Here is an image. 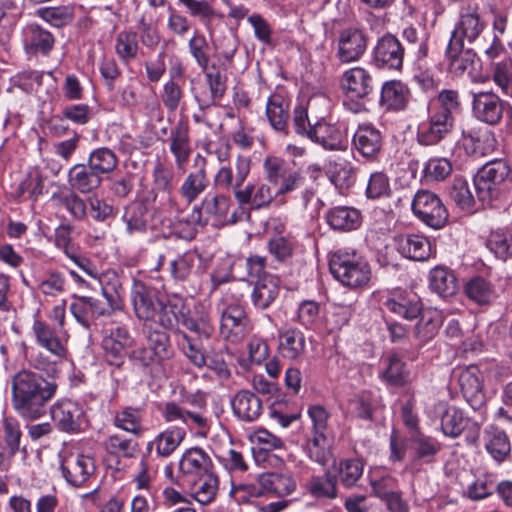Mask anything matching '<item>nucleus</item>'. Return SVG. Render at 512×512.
<instances>
[{
  "instance_id": "f257e3e1",
  "label": "nucleus",
  "mask_w": 512,
  "mask_h": 512,
  "mask_svg": "<svg viewBox=\"0 0 512 512\" xmlns=\"http://www.w3.org/2000/svg\"><path fill=\"white\" fill-rule=\"evenodd\" d=\"M130 299L137 319L143 324L146 344L131 351L129 359L154 377L166 376V368L174 351L169 335L156 329L176 330L179 300H164L159 291L140 280H134Z\"/></svg>"
},
{
  "instance_id": "f03ea898",
  "label": "nucleus",
  "mask_w": 512,
  "mask_h": 512,
  "mask_svg": "<svg viewBox=\"0 0 512 512\" xmlns=\"http://www.w3.org/2000/svg\"><path fill=\"white\" fill-rule=\"evenodd\" d=\"M262 167L267 183H248L241 191H236L240 205H250L252 209L266 208L271 204L285 205L287 196L305 182L303 172L290 167L281 157L266 156Z\"/></svg>"
},
{
  "instance_id": "7ed1b4c3",
  "label": "nucleus",
  "mask_w": 512,
  "mask_h": 512,
  "mask_svg": "<svg viewBox=\"0 0 512 512\" xmlns=\"http://www.w3.org/2000/svg\"><path fill=\"white\" fill-rule=\"evenodd\" d=\"M57 391V384L41 374L21 370L11 380V403L25 419H38L46 412L47 404Z\"/></svg>"
},
{
  "instance_id": "20e7f679",
  "label": "nucleus",
  "mask_w": 512,
  "mask_h": 512,
  "mask_svg": "<svg viewBox=\"0 0 512 512\" xmlns=\"http://www.w3.org/2000/svg\"><path fill=\"white\" fill-rule=\"evenodd\" d=\"M161 416L167 423L181 422L190 431L206 436L210 428L206 394L201 391L186 395L180 402H166Z\"/></svg>"
},
{
  "instance_id": "39448f33",
  "label": "nucleus",
  "mask_w": 512,
  "mask_h": 512,
  "mask_svg": "<svg viewBox=\"0 0 512 512\" xmlns=\"http://www.w3.org/2000/svg\"><path fill=\"white\" fill-rule=\"evenodd\" d=\"M426 413L430 418L441 420L440 428L445 436L457 438L467 428L468 442L471 444L478 442L480 428L485 421L482 412L479 419H471L466 417L462 410L449 407L444 401H437L426 407Z\"/></svg>"
},
{
  "instance_id": "423d86ee",
  "label": "nucleus",
  "mask_w": 512,
  "mask_h": 512,
  "mask_svg": "<svg viewBox=\"0 0 512 512\" xmlns=\"http://www.w3.org/2000/svg\"><path fill=\"white\" fill-rule=\"evenodd\" d=\"M307 415L311 427L304 445L305 453L310 460L325 466L331 458L328 426L330 413L324 406L312 404L307 408Z\"/></svg>"
},
{
  "instance_id": "0eeeda50",
  "label": "nucleus",
  "mask_w": 512,
  "mask_h": 512,
  "mask_svg": "<svg viewBox=\"0 0 512 512\" xmlns=\"http://www.w3.org/2000/svg\"><path fill=\"white\" fill-rule=\"evenodd\" d=\"M329 268L333 277L343 286L362 288L371 280L368 262L355 251L340 249L331 255Z\"/></svg>"
},
{
  "instance_id": "6e6552de",
  "label": "nucleus",
  "mask_w": 512,
  "mask_h": 512,
  "mask_svg": "<svg viewBox=\"0 0 512 512\" xmlns=\"http://www.w3.org/2000/svg\"><path fill=\"white\" fill-rule=\"evenodd\" d=\"M230 202V198L223 194L206 196L200 204L193 206L186 219L187 228L181 237L187 239L193 238L196 232V226L203 227L208 223L220 225L227 222H237L238 219L235 214H232L231 219H227Z\"/></svg>"
},
{
  "instance_id": "1a4fd4ad",
  "label": "nucleus",
  "mask_w": 512,
  "mask_h": 512,
  "mask_svg": "<svg viewBox=\"0 0 512 512\" xmlns=\"http://www.w3.org/2000/svg\"><path fill=\"white\" fill-rule=\"evenodd\" d=\"M510 174L505 160L496 159L483 165L474 177L477 197L484 205L500 197L502 185Z\"/></svg>"
},
{
  "instance_id": "9d476101",
  "label": "nucleus",
  "mask_w": 512,
  "mask_h": 512,
  "mask_svg": "<svg viewBox=\"0 0 512 512\" xmlns=\"http://www.w3.org/2000/svg\"><path fill=\"white\" fill-rule=\"evenodd\" d=\"M374 296L384 312L399 318L412 321L418 318L422 312L421 300L411 290L398 287L379 291Z\"/></svg>"
},
{
  "instance_id": "9b49d317",
  "label": "nucleus",
  "mask_w": 512,
  "mask_h": 512,
  "mask_svg": "<svg viewBox=\"0 0 512 512\" xmlns=\"http://www.w3.org/2000/svg\"><path fill=\"white\" fill-rule=\"evenodd\" d=\"M220 312V334L223 338L232 343H238L250 331L249 319L244 306L238 299L229 301L223 299Z\"/></svg>"
},
{
  "instance_id": "f8f14e48",
  "label": "nucleus",
  "mask_w": 512,
  "mask_h": 512,
  "mask_svg": "<svg viewBox=\"0 0 512 512\" xmlns=\"http://www.w3.org/2000/svg\"><path fill=\"white\" fill-rule=\"evenodd\" d=\"M411 208L420 221L433 229L442 228L448 220L442 200L429 190H419L413 197Z\"/></svg>"
},
{
  "instance_id": "ddd939ff",
  "label": "nucleus",
  "mask_w": 512,
  "mask_h": 512,
  "mask_svg": "<svg viewBox=\"0 0 512 512\" xmlns=\"http://www.w3.org/2000/svg\"><path fill=\"white\" fill-rule=\"evenodd\" d=\"M485 27L486 24L481 19L476 7L463 8L449 42L463 46L465 43L474 44L479 49V45H487L486 41L482 39Z\"/></svg>"
},
{
  "instance_id": "4468645a",
  "label": "nucleus",
  "mask_w": 512,
  "mask_h": 512,
  "mask_svg": "<svg viewBox=\"0 0 512 512\" xmlns=\"http://www.w3.org/2000/svg\"><path fill=\"white\" fill-rule=\"evenodd\" d=\"M59 457L62 475L70 485L81 486L95 471L94 459L77 450L64 449Z\"/></svg>"
},
{
  "instance_id": "2eb2a0df",
  "label": "nucleus",
  "mask_w": 512,
  "mask_h": 512,
  "mask_svg": "<svg viewBox=\"0 0 512 512\" xmlns=\"http://www.w3.org/2000/svg\"><path fill=\"white\" fill-rule=\"evenodd\" d=\"M368 42V35L363 29L346 27L337 37L336 56L341 63L356 62L365 54Z\"/></svg>"
},
{
  "instance_id": "dca6fc26",
  "label": "nucleus",
  "mask_w": 512,
  "mask_h": 512,
  "mask_svg": "<svg viewBox=\"0 0 512 512\" xmlns=\"http://www.w3.org/2000/svg\"><path fill=\"white\" fill-rule=\"evenodd\" d=\"M135 343L128 327L119 325L104 330L101 341V347L107 361L113 365L119 366L123 363L127 350Z\"/></svg>"
},
{
  "instance_id": "f3484780",
  "label": "nucleus",
  "mask_w": 512,
  "mask_h": 512,
  "mask_svg": "<svg viewBox=\"0 0 512 512\" xmlns=\"http://www.w3.org/2000/svg\"><path fill=\"white\" fill-rule=\"evenodd\" d=\"M152 177L154 187L161 191V194L156 195L154 198L155 202H158L155 208L170 215H178L183 212L184 209L175 196L171 194L173 187V171L162 163H157L153 168Z\"/></svg>"
},
{
  "instance_id": "a211bd4d",
  "label": "nucleus",
  "mask_w": 512,
  "mask_h": 512,
  "mask_svg": "<svg viewBox=\"0 0 512 512\" xmlns=\"http://www.w3.org/2000/svg\"><path fill=\"white\" fill-rule=\"evenodd\" d=\"M251 170V161L248 157L238 155L233 166L222 165L214 175V186L223 191H233L236 198V191H241V187L246 181Z\"/></svg>"
},
{
  "instance_id": "6ab92c4d",
  "label": "nucleus",
  "mask_w": 512,
  "mask_h": 512,
  "mask_svg": "<svg viewBox=\"0 0 512 512\" xmlns=\"http://www.w3.org/2000/svg\"><path fill=\"white\" fill-rule=\"evenodd\" d=\"M186 430L185 426L172 425L166 427L146 443L145 451L157 460L169 458L185 440Z\"/></svg>"
},
{
  "instance_id": "aec40b11",
  "label": "nucleus",
  "mask_w": 512,
  "mask_h": 512,
  "mask_svg": "<svg viewBox=\"0 0 512 512\" xmlns=\"http://www.w3.org/2000/svg\"><path fill=\"white\" fill-rule=\"evenodd\" d=\"M403 59L404 48L394 35L386 34L378 39L372 51L375 66L387 70H400Z\"/></svg>"
},
{
  "instance_id": "412c9836",
  "label": "nucleus",
  "mask_w": 512,
  "mask_h": 512,
  "mask_svg": "<svg viewBox=\"0 0 512 512\" xmlns=\"http://www.w3.org/2000/svg\"><path fill=\"white\" fill-rule=\"evenodd\" d=\"M454 123L427 110V118L417 125L416 139L421 146L439 144L453 129Z\"/></svg>"
},
{
  "instance_id": "4be33fe9",
  "label": "nucleus",
  "mask_w": 512,
  "mask_h": 512,
  "mask_svg": "<svg viewBox=\"0 0 512 512\" xmlns=\"http://www.w3.org/2000/svg\"><path fill=\"white\" fill-rule=\"evenodd\" d=\"M51 417L59 430L67 433L79 432L85 423L82 406L71 400H60L50 409Z\"/></svg>"
},
{
  "instance_id": "5701e85b",
  "label": "nucleus",
  "mask_w": 512,
  "mask_h": 512,
  "mask_svg": "<svg viewBox=\"0 0 512 512\" xmlns=\"http://www.w3.org/2000/svg\"><path fill=\"white\" fill-rule=\"evenodd\" d=\"M164 300H179L181 302V311L178 313V324L181 323L185 328L195 332L201 337L209 338L213 331L211 316L208 306L205 303H198L194 306L192 314L185 311V305L181 298H166Z\"/></svg>"
},
{
  "instance_id": "b1692460",
  "label": "nucleus",
  "mask_w": 512,
  "mask_h": 512,
  "mask_svg": "<svg viewBox=\"0 0 512 512\" xmlns=\"http://www.w3.org/2000/svg\"><path fill=\"white\" fill-rule=\"evenodd\" d=\"M352 146L363 158L375 160L383 146L382 133L371 123L360 124L353 134Z\"/></svg>"
},
{
  "instance_id": "393cba45",
  "label": "nucleus",
  "mask_w": 512,
  "mask_h": 512,
  "mask_svg": "<svg viewBox=\"0 0 512 512\" xmlns=\"http://www.w3.org/2000/svg\"><path fill=\"white\" fill-rule=\"evenodd\" d=\"M340 86L347 98L362 100L373 90V78L368 70L356 66L343 72Z\"/></svg>"
},
{
  "instance_id": "a878e982",
  "label": "nucleus",
  "mask_w": 512,
  "mask_h": 512,
  "mask_svg": "<svg viewBox=\"0 0 512 512\" xmlns=\"http://www.w3.org/2000/svg\"><path fill=\"white\" fill-rule=\"evenodd\" d=\"M308 138L329 151L345 150L348 144L345 128L325 121L316 122Z\"/></svg>"
},
{
  "instance_id": "bb28decb",
  "label": "nucleus",
  "mask_w": 512,
  "mask_h": 512,
  "mask_svg": "<svg viewBox=\"0 0 512 512\" xmlns=\"http://www.w3.org/2000/svg\"><path fill=\"white\" fill-rule=\"evenodd\" d=\"M409 449L411 461L407 469L415 473L420 470L422 463L429 464L434 461L440 451V444L435 438L415 431L409 439Z\"/></svg>"
},
{
  "instance_id": "cd10ccee",
  "label": "nucleus",
  "mask_w": 512,
  "mask_h": 512,
  "mask_svg": "<svg viewBox=\"0 0 512 512\" xmlns=\"http://www.w3.org/2000/svg\"><path fill=\"white\" fill-rule=\"evenodd\" d=\"M472 108L478 120L495 125L503 116L504 103L493 92H478L473 94Z\"/></svg>"
},
{
  "instance_id": "c85d7f7f",
  "label": "nucleus",
  "mask_w": 512,
  "mask_h": 512,
  "mask_svg": "<svg viewBox=\"0 0 512 512\" xmlns=\"http://www.w3.org/2000/svg\"><path fill=\"white\" fill-rule=\"evenodd\" d=\"M31 331L40 347L58 358H63L66 355V348L61 336L62 329L51 327L47 322L35 318Z\"/></svg>"
},
{
  "instance_id": "c756f323",
  "label": "nucleus",
  "mask_w": 512,
  "mask_h": 512,
  "mask_svg": "<svg viewBox=\"0 0 512 512\" xmlns=\"http://www.w3.org/2000/svg\"><path fill=\"white\" fill-rule=\"evenodd\" d=\"M449 71L455 76H473L478 58L473 49H465L462 44L449 42L445 53Z\"/></svg>"
},
{
  "instance_id": "7c9ffc66",
  "label": "nucleus",
  "mask_w": 512,
  "mask_h": 512,
  "mask_svg": "<svg viewBox=\"0 0 512 512\" xmlns=\"http://www.w3.org/2000/svg\"><path fill=\"white\" fill-rule=\"evenodd\" d=\"M459 385L463 397L474 410H482L485 405V394L481 373L477 367L470 366L459 374Z\"/></svg>"
},
{
  "instance_id": "2f4dec72",
  "label": "nucleus",
  "mask_w": 512,
  "mask_h": 512,
  "mask_svg": "<svg viewBox=\"0 0 512 512\" xmlns=\"http://www.w3.org/2000/svg\"><path fill=\"white\" fill-rule=\"evenodd\" d=\"M213 463L210 456L199 447L187 449L179 460L180 473L189 480H195L212 472Z\"/></svg>"
},
{
  "instance_id": "473e14b6",
  "label": "nucleus",
  "mask_w": 512,
  "mask_h": 512,
  "mask_svg": "<svg viewBox=\"0 0 512 512\" xmlns=\"http://www.w3.org/2000/svg\"><path fill=\"white\" fill-rule=\"evenodd\" d=\"M22 42L28 55H47L52 50L55 39L50 31L37 24H29L22 30Z\"/></svg>"
},
{
  "instance_id": "72a5a7b5",
  "label": "nucleus",
  "mask_w": 512,
  "mask_h": 512,
  "mask_svg": "<svg viewBox=\"0 0 512 512\" xmlns=\"http://www.w3.org/2000/svg\"><path fill=\"white\" fill-rule=\"evenodd\" d=\"M210 181L206 171V160L201 158V164L189 172L179 187V195L190 205L195 202L209 187Z\"/></svg>"
},
{
  "instance_id": "f704fd0d",
  "label": "nucleus",
  "mask_w": 512,
  "mask_h": 512,
  "mask_svg": "<svg viewBox=\"0 0 512 512\" xmlns=\"http://www.w3.org/2000/svg\"><path fill=\"white\" fill-rule=\"evenodd\" d=\"M70 311L77 322L89 328L93 319L109 316V309L105 304L93 297H75L70 305Z\"/></svg>"
},
{
  "instance_id": "c9c22d12",
  "label": "nucleus",
  "mask_w": 512,
  "mask_h": 512,
  "mask_svg": "<svg viewBox=\"0 0 512 512\" xmlns=\"http://www.w3.org/2000/svg\"><path fill=\"white\" fill-rule=\"evenodd\" d=\"M397 248L404 257L415 261H426L433 253L430 240L419 234H405L398 237Z\"/></svg>"
},
{
  "instance_id": "e433bc0d",
  "label": "nucleus",
  "mask_w": 512,
  "mask_h": 512,
  "mask_svg": "<svg viewBox=\"0 0 512 512\" xmlns=\"http://www.w3.org/2000/svg\"><path fill=\"white\" fill-rule=\"evenodd\" d=\"M327 224L336 231L348 232L358 229L362 223L361 212L352 206H335L326 213Z\"/></svg>"
},
{
  "instance_id": "4c0bfd02",
  "label": "nucleus",
  "mask_w": 512,
  "mask_h": 512,
  "mask_svg": "<svg viewBox=\"0 0 512 512\" xmlns=\"http://www.w3.org/2000/svg\"><path fill=\"white\" fill-rule=\"evenodd\" d=\"M68 184L72 191L81 194H89L98 189L102 183V177L94 172L86 164H75L68 171Z\"/></svg>"
},
{
  "instance_id": "58836bf2",
  "label": "nucleus",
  "mask_w": 512,
  "mask_h": 512,
  "mask_svg": "<svg viewBox=\"0 0 512 512\" xmlns=\"http://www.w3.org/2000/svg\"><path fill=\"white\" fill-rule=\"evenodd\" d=\"M169 149L175 158L178 168H183L189 161L192 153V145L189 136L188 126L178 123L171 129L169 136Z\"/></svg>"
},
{
  "instance_id": "ea45409f",
  "label": "nucleus",
  "mask_w": 512,
  "mask_h": 512,
  "mask_svg": "<svg viewBox=\"0 0 512 512\" xmlns=\"http://www.w3.org/2000/svg\"><path fill=\"white\" fill-rule=\"evenodd\" d=\"M409 98L408 87L400 80L386 81L381 88L380 105L389 111L405 109Z\"/></svg>"
},
{
  "instance_id": "a19ab883",
  "label": "nucleus",
  "mask_w": 512,
  "mask_h": 512,
  "mask_svg": "<svg viewBox=\"0 0 512 512\" xmlns=\"http://www.w3.org/2000/svg\"><path fill=\"white\" fill-rule=\"evenodd\" d=\"M279 279L275 275H263L256 281L251 292V302L256 309H267L278 297Z\"/></svg>"
},
{
  "instance_id": "79ce46f5",
  "label": "nucleus",
  "mask_w": 512,
  "mask_h": 512,
  "mask_svg": "<svg viewBox=\"0 0 512 512\" xmlns=\"http://www.w3.org/2000/svg\"><path fill=\"white\" fill-rule=\"evenodd\" d=\"M159 472L157 459L146 451L141 455L131 483L137 490L150 492Z\"/></svg>"
},
{
  "instance_id": "37998d69",
  "label": "nucleus",
  "mask_w": 512,
  "mask_h": 512,
  "mask_svg": "<svg viewBox=\"0 0 512 512\" xmlns=\"http://www.w3.org/2000/svg\"><path fill=\"white\" fill-rule=\"evenodd\" d=\"M233 413L242 421L252 422L262 413V402L252 392L241 390L231 401Z\"/></svg>"
},
{
  "instance_id": "c03bdc74",
  "label": "nucleus",
  "mask_w": 512,
  "mask_h": 512,
  "mask_svg": "<svg viewBox=\"0 0 512 512\" xmlns=\"http://www.w3.org/2000/svg\"><path fill=\"white\" fill-rule=\"evenodd\" d=\"M289 100L280 93L272 94L266 103V116L273 130L287 133Z\"/></svg>"
},
{
  "instance_id": "a18cd8bd",
  "label": "nucleus",
  "mask_w": 512,
  "mask_h": 512,
  "mask_svg": "<svg viewBox=\"0 0 512 512\" xmlns=\"http://www.w3.org/2000/svg\"><path fill=\"white\" fill-rule=\"evenodd\" d=\"M278 351L280 355L289 360L299 359L306 347L304 334L296 329L289 328L279 332Z\"/></svg>"
},
{
  "instance_id": "49530a36",
  "label": "nucleus",
  "mask_w": 512,
  "mask_h": 512,
  "mask_svg": "<svg viewBox=\"0 0 512 512\" xmlns=\"http://www.w3.org/2000/svg\"><path fill=\"white\" fill-rule=\"evenodd\" d=\"M484 442L487 452L497 462H503L510 454L511 445L507 434L493 425L484 431Z\"/></svg>"
},
{
  "instance_id": "de8ad7c7",
  "label": "nucleus",
  "mask_w": 512,
  "mask_h": 512,
  "mask_svg": "<svg viewBox=\"0 0 512 512\" xmlns=\"http://www.w3.org/2000/svg\"><path fill=\"white\" fill-rule=\"evenodd\" d=\"M460 106L458 92L452 89H444L438 93L437 97L429 100L427 110L442 115L454 123V114L459 112Z\"/></svg>"
},
{
  "instance_id": "09e8293b",
  "label": "nucleus",
  "mask_w": 512,
  "mask_h": 512,
  "mask_svg": "<svg viewBox=\"0 0 512 512\" xmlns=\"http://www.w3.org/2000/svg\"><path fill=\"white\" fill-rule=\"evenodd\" d=\"M201 262V257L195 251H186L169 262V271L175 281H186L194 273Z\"/></svg>"
},
{
  "instance_id": "8fccbe9b",
  "label": "nucleus",
  "mask_w": 512,
  "mask_h": 512,
  "mask_svg": "<svg viewBox=\"0 0 512 512\" xmlns=\"http://www.w3.org/2000/svg\"><path fill=\"white\" fill-rule=\"evenodd\" d=\"M190 481L192 482L190 487L191 497L194 500L202 505L214 501L218 492L219 481L213 471Z\"/></svg>"
},
{
  "instance_id": "3c124183",
  "label": "nucleus",
  "mask_w": 512,
  "mask_h": 512,
  "mask_svg": "<svg viewBox=\"0 0 512 512\" xmlns=\"http://www.w3.org/2000/svg\"><path fill=\"white\" fill-rule=\"evenodd\" d=\"M429 286L441 297L454 295L458 288L454 273L442 266H437L430 271Z\"/></svg>"
},
{
  "instance_id": "603ef678",
  "label": "nucleus",
  "mask_w": 512,
  "mask_h": 512,
  "mask_svg": "<svg viewBox=\"0 0 512 512\" xmlns=\"http://www.w3.org/2000/svg\"><path fill=\"white\" fill-rule=\"evenodd\" d=\"M496 481V476L493 473H480L467 485L464 490V495L472 501L486 499L494 493Z\"/></svg>"
},
{
  "instance_id": "864d4df0",
  "label": "nucleus",
  "mask_w": 512,
  "mask_h": 512,
  "mask_svg": "<svg viewBox=\"0 0 512 512\" xmlns=\"http://www.w3.org/2000/svg\"><path fill=\"white\" fill-rule=\"evenodd\" d=\"M52 201L59 207H63L75 220L87 218V200L82 199L76 192L53 193Z\"/></svg>"
},
{
  "instance_id": "5fc2aeb1",
  "label": "nucleus",
  "mask_w": 512,
  "mask_h": 512,
  "mask_svg": "<svg viewBox=\"0 0 512 512\" xmlns=\"http://www.w3.org/2000/svg\"><path fill=\"white\" fill-rule=\"evenodd\" d=\"M487 248L501 260L512 258V228H502L490 233Z\"/></svg>"
},
{
  "instance_id": "6e6d98bb",
  "label": "nucleus",
  "mask_w": 512,
  "mask_h": 512,
  "mask_svg": "<svg viewBox=\"0 0 512 512\" xmlns=\"http://www.w3.org/2000/svg\"><path fill=\"white\" fill-rule=\"evenodd\" d=\"M104 448L109 456L133 458L138 451V444L122 434H110L104 441Z\"/></svg>"
},
{
  "instance_id": "4d7b16f0",
  "label": "nucleus",
  "mask_w": 512,
  "mask_h": 512,
  "mask_svg": "<svg viewBox=\"0 0 512 512\" xmlns=\"http://www.w3.org/2000/svg\"><path fill=\"white\" fill-rule=\"evenodd\" d=\"M37 287L45 296L58 297L67 291L68 281L62 272L50 269L39 278Z\"/></svg>"
},
{
  "instance_id": "13d9d810",
  "label": "nucleus",
  "mask_w": 512,
  "mask_h": 512,
  "mask_svg": "<svg viewBox=\"0 0 512 512\" xmlns=\"http://www.w3.org/2000/svg\"><path fill=\"white\" fill-rule=\"evenodd\" d=\"M508 19L506 14L497 12L494 14L492 28L494 35L492 41L487 45H479V50H482L489 59L497 58L504 50L501 36L506 32Z\"/></svg>"
},
{
  "instance_id": "bf43d9fd",
  "label": "nucleus",
  "mask_w": 512,
  "mask_h": 512,
  "mask_svg": "<svg viewBox=\"0 0 512 512\" xmlns=\"http://www.w3.org/2000/svg\"><path fill=\"white\" fill-rule=\"evenodd\" d=\"M118 164L116 154L109 148L93 150L88 157V166L99 176L111 173Z\"/></svg>"
},
{
  "instance_id": "052dcab7",
  "label": "nucleus",
  "mask_w": 512,
  "mask_h": 512,
  "mask_svg": "<svg viewBox=\"0 0 512 512\" xmlns=\"http://www.w3.org/2000/svg\"><path fill=\"white\" fill-rule=\"evenodd\" d=\"M206 80L209 85L210 95L204 97L196 96L200 107L212 105L216 100L221 99L226 91V77L219 69L212 67V70L206 73Z\"/></svg>"
},
{
  "instance_id": "680f3d73",
  "label": "nucleus",
  "mask_w": 512,
  "mask_h": 512,
  "mask_svg": "<svg viewBox=\"0 0 512 512\" xmlns=\"http://www.w3.org/2000/svg\"><path fill=\"white\" fill-rule=\"evenodd\" d=\"M382 378L390 385L403 386L410 379V373L405 363L397 356L391 355L386 360Z\"/></svg>"
},
{
  "instance_id": "e2e57ef3",
  "label": "nucleus",
  "mask_w": 512,
  "mask_h": 512,
  "mask_svg": "<svg viewBox=\"0 0 512 512\" xmlns=\"http://www.w3.org/2000/svg\"><path fill=\"white\" fill-rule=\"evenodd\" d=\"M364 471V464L359 459H344L337 466V478L346 488L357 486Z\"/></svg>"
},
{
  "instance_id": "0e129e2a",
  "label": "nucleus",
  "mask_w": 512,
  "mask_h": 512,
  "mask_svg": "<svg viewBox=\"0 0 512 512\" xmlns=\"http://www.w3.org/2000/svg\"><path fill=\"white\" fill-rule=\"evenodd\" d=\"M114 424L119 429L140 436L143 433L141 410L133 407L123 408L116 413Z\"/></svg>"
},
{
  "instance_id": "69168bd1",
  "label": "nucleus",
  "mask_w": 512,
  "mask_h": 512,
  "mask_svg": "<svg viewBox=\"0 0 512 512\" xmlns=\"http://www.w3.org/2000/svg\"><path fill=\"white\" fill-rule=\"evenodd\" d=\"M468 298L479 305H486L493 301L495 292L491 284L482 277L471 279L465 286Z\"/></svg>"
},
{
  "instance_id": "338daca9",
  "label": "nucleus",
  "mask_w": 512,
  "mask_h": 512,
  "mask_svg": "<svg viewBox=\"0 0 512 512\" xmlns=\"http://www.w3.org/2000/svg\"><path fill=\"white\" fill-rule=\"evenodd\" d=\"M137 34L133 31H121L115 38V52L125 63L134 59L138 52Z\"/></svg>"
},
{
  "instance_id": "774afa93",
  "label": "nucleus",
  "mask_w": 512,
  "mask_h": 512,
  "mask_svg": "<svg viewBox=\"0 0 512 512\" xmlns=\"http://www.w3.org/2000/svg\"><path fill=\"white\" fill-rule=\"evenodd\" d=\"M420 316L414 333L421 342H426L437 334L441 323L440 315L437 311H422Z\"/></svg>"
}]
</instances>
